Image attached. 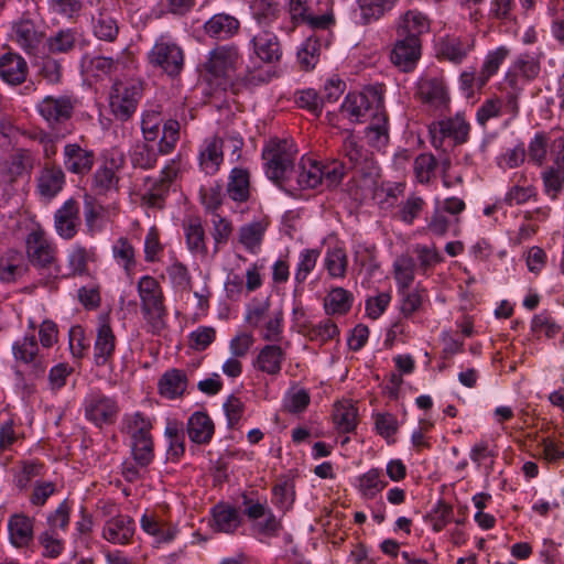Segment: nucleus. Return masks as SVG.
<instances>
[{
  "instance_id": "obj_63",
  "label": "nucleus",
  "mask_w": 564,
  "mask_h": 564,
  "mask_svg": "<svg viewBox=\"0 0 564 564\" xmlns=\"http://www.w3.org/2000/svg\"><path fill=\"white\" fill-rule=\"evenodd\" d=\"M214 240V254L218 253L220 248L225 246L234 231L232 223L219 214H214L212 218Z\"/></svg>"
},
{
  "instance_id": "obj_47",
  "label": "nucleus",
  "mask_w": 564,
  "mask_h": 564,
  "mask_svg": "<svg viewBox=\"0 0 564 564\" xmlns=\"http://www.w3.org/2000/svg\"><path fill=\"white\" fill-rule=\"evenodd\" d=\"M352 294L343 289L334 288L324 300V310L327 315H345L352 306Z\"/></svg>"
},
{
  "instance_id": "obj_13",
  "label": "nucleus",
  "mask_w": 564,
  "mask_h": 564,
  "mask_svg": "<svg viewBox=\"0 0 564 564\" xmlns=\"http://www.w3.org/2000/svg\"><path fill=\"white\" fill-rule=\"evenodd\" d=\"M382 86H370L362 93H349L341 104L340 112L352 122H360L369 111L382 108Z\"/></svg>"
},
{
  "instance_id": "obj_34",
  "label": "nucleus",
  "mask_w": 564,
  "mask_h": 564,
  "mask_svg": "<svg viewBox=\"0 0 564 564\" xmlns=\"http://www.w3.org/2000/svg\"><path fill=\"white\" fill-rule=\"evenodd\" d=\"M240 28V22L235 17L227 13L214 14L204 24L205 33L217 40H227L234 36Z\"/></svg>"
},
{
  "instance_id": "obj_6",
  "label": "nucleus",
  "mask_w": 564,
  "mask_h": 564,
  "mask_svg": "<svg viewBox=\"0 0 564 564\" xmlns=\"http://www.w3.org/2000/svg\"><path fill=\"white\" fill-rule=\"evenodd\" d=\"M141 131L145 142H154L162 134L158 144V151L162 155L172 153L180 140V122L174 119L163 121L158 110L142 113Z\"/></svg>"
},
{
  "instance_id": "obj_20",
  "label": "nucleus",
  "mask_w": 564,
  "mask_h": 564,
  "mask_svg": "<svg viewBox=\"0 0 564 564\" xmlns=\"http://www.w3.org/2000/svg\"><path fill=\"white\" fill-rule=\"evenodd\" d=\"M421 40L413 36H398L390 59L402 72H411L421 57Z\"/></svg>"
},
{
  "instance_id": "obj_53",
  "label": "nucleus",
  "mask_w": 564,
  "mask_h": 564,
  "mask_svg": "<svg viewBox=\"0 0 564 564\" xmlns=\"http://www.w3.org/2000/svg\"><path fill=\"white\" fill-rule=\"evenodd\" d=\"M164 433L170 441L167 458L171 460H178L185 453V434L183 424L177 421H169Z\"/></svg>"
},
{
  "instance_id": "obj_52",
  "label": "nucleus",
  "mask_w": 564,
  "mask_h": 564,
  "mask_svg": "<svg viewBox=\"0 0 564 564\" xmlns=\"http://www.w3.org/2000/svg\"><path fill=\"white\" fill-rule=\"evenodd\" d=\"M140 525L144 532L155 536L158 541L169 542L175 536V530L167 527L166 523L153 512H145L141 517Z\"/></svg>"
},
{
  "instance_id": "obj_12",
  "label": "nucleus",
  "mask_w": 564,
  "mask_h": 564,
  "mask_svg": "<svg viewBox=\"0 0 564 564\" xmlns=\"http://www.w3.org/2000/svg\"><path fill=\"white\" fill-rule=\"evenodd\" d=\"M77 104L78 100L73 95H48L36 105V110L47 126L56 130L70 121Z\"/></svg>"
},
{
  "instance_id": "obj_49",
  "label": "nucleus",
  "mask_w": 564,
  "mask_h": 564,
  "mask_svg": "<svg viewBox=\"0 0 564 564\" xmlns=\"http://www.w3.org/2000/svg\"><path fill=\"white\" fill-rule=\"evenodd\" d=\"M304 335L311 340L319 345H324L339 336L337 324L330 318H325L317 324H308L303 326Z\"/></svg>"
},
{
  "instance_id": "obj_24",
  "label": "nucleus",
  "mask_w": 564,
  "mask_h": 564,
  "mask_svg": "<svg viewBox=\"0 0 564 564\" xmlns=\"http://www.w3.org/2000/svg\"><path fill=\"white\" fill-rule=\"evenodd\" d=\"M124 158L119 154L117 158L112 156L100 165L93 177V189L97 194H107L110 191L118 189L119 176L118 172L123 166Z\"/></svg>"
},
{
  "instance_id": "obj_2",
  "label": "nucleus",
  "mask_w": 564,
  "mask_h": 564,
  "mask_svg": "<svg viewBox=\"0 0 564 564\" xmlns=\"http://www.w3.org/2000/svg\"><path fill=\"white\" fill-rule=\"evenodd\" d=\"M152 429V420L140 411L122 417L121 432L130 438L133 462L140 467H148L154 459Z\"/></svg>"
},
{
  "instance_id": "obj_41",
  "label": "nucleus",
  "mask_w": 564,
  "mask_h": 564,
  "mask_svg": "<svg viewBox=\"0 0 564 564\" xmlns=\"http://www.w3.org/2000/svg\"><path fill=\"white\" fill-rule=\"evenodd\" d=\"M226 192L237 203H245L250 197V173L243 167H234L228 176Z\"/></svg>"
},
{
  "instance_id": "obj_62",
  "label": "nucleus",
  "mask_w": 564,
  "mask_h": 564,
  "mask_svg": "<svg viewBox=\"0 0 564 564\" xmlns=\"http://www.w3.org/2000/svg\"><path fill=\"white\" fill-rule=\"evenodd\" d=\"M72 513V503L68 500L62 501L57 508L50 512L46 518L47 530L53 533L65 532L68 529Z\"/></svg>"
},
{
  "instance_id": "obj_50",
  "label": "nucleus",
  "mask_w": 564,
  "mask_h": 564,
  "mask_svg": "<svg viewBox=\"0 0 564 564\" xmlns=\"http://www.w3.org/2000/svg\"><path fill=\"white\" fill-rule=\"evenodd\" d=\"M510 51L506 46H500L490 51L482 63L481 69L477 75V86L482 88L488 80L498 72L502 62L508 57Z\"/></svg>"
},
{
  "instance_id": "obj_7",
  "label": "nucleus",
  "mask_w": 564,
  "mask_h": 564,
  "mask_svg": "<svg viewBox=\"0 0 564 564\" xmlns=\"http://www.w3.org/2000/svg\"><path fill=\"white\" fill-rule=\"evenodd\" d=\"M243 514L251 523V532L258 539L276 538L283 530L279 519L268 506L267 500L260 501L243 496Z\"/></svg>"
},
{
  "instance_id": "obj_44",
  "label": "nucleus",
  "mask_w": 564,
  "mask_h": 564,
  "mask_svg": "<svg viewBox=\"0 0 564 564\" xmlns=\"http://www.w3.org/2000/svg\"><path fill=\"white\" fill-rule=\"evenodd\" d=\"M296 183L301 189H314L323 184L322 162L311 158H302L296 175Z\"/></svg>"
},
{
  "instance_id": "obj_38",
  "label": "nucleus",
  "mask_w": 564,
  "mask_h": 564,
  "mask_svg": "<svg viewBox=\"0 0 564 564\" xmlns=\"http://www.w3.org/2000/svg\"><path fill=\"white\" fill-rule=\"evenodd\" d=\"M429 30L430 21L427 17L417 10H409L400 18L397 35L413 36L421 40L420 36Z\"/></svg>"
},
{
  "instance_id": "obj_27",
  "label": "nucleus",
  "mask_w": 564,
  "mask_h": 564,
  "mask_svg": "<svg viewBox=\"0 0 564 564\" xmlns=\"http://www.w3.org/2000/svg\"><path fill=\"white\" fill-rule=\"evenodd\" d=\"M183 232L189 252L200 258H207L208 248L202 219L198 216H192L185 219L183 221Z\"/></svg>"
},
{
  "instance_id": "obj_8",
  "label": "nucleus",
  "mask_w": 564,
  "mask_h": 564,
  "mask_svg": "<svg viewBox=\"0 0 564 564\" xmlns=\"http://www.w3.org/2000/svg\"><path fill=\"white\" fill-rule=\"evenodd\" d=\"M416 98L435 116H445L451 109V96L441 75H424L416 85Z\"/></svg>"
},
{
  "instance_id": "obj_59",
  "label": "nucleus",
  "mask_w": 564,
  "mask_h": 564,
  "mask_svg": "<svg viewBox=\"0 0 564 564\" xmlns=\"http://www.w3.org/2000/svg\"><path fill=\"white\" fill-rule=\"evenodd\" d=\"M437 160L432 153L419 154L413 163L415 178L421 184H429L435 176Z\"/></svg>"
},
{
  "instance_id": "obj_36",
  "label": "nucleus",
  "mask_w": 564,
  "mask_h": 564,
  "mask_svg": "<svg viewBox=\"0 0 564 564\" xmlns=\"http://www.w3.org/2000/svg\"><path fill=\"white\" fill-rule=\"evenodd\" d=\"M340 153L346 160L344 163L348 171L356 170L361 173L365 171L368 161L367 151L351 132H347L344 138Z\"/></svg>"
},
{
  "instance_id": "obj_3",
  "label": "nucleus",
  "mask_w": 564,
  "mask_h": 564,
  "mask_svg": "<svg viewBox=\"0 0 564 564\" xmlns=\"http://www.w3.org/2000/svg\"><path fill=\"white\" fill-rule=\"evenodd\" d=\"M137 289L147 330L160 335L166 328L167 317L162 286L155 278L143 275L138 281Z\"/></svg>"
},
{
  "instance_id": "obj_32",
  "label": "nucleus",
  "mask_w": 564,
  "mask_h": 564,
  "mask_svg": "<svg viewBox=\"0 0 564 564\" xmlns=\"http://www.w3.org/2000/svg\"><path fill=\"white\" fill-rule=\"evenodd\" d=\"M24 272V256L20 250L7 248L0 253V282L15 283Z\"/></svg>"
},
{
  "instance_id": "obj_26",
  "label": "nucleus",
  "mask_w": 564,
  "mask_h": 564,
  "mask_svg": "<svg viewBox=\"0 0 564 564\" xmlns=\"http://www.w3.org/2000/svg\"><path fill=\"white\" fill-rule=\"evenodd\" d=\"M135 532L134 520L127 514H118L106 521L102 538L118 545L129 544Z\"/></svg>"
},
{
  "instance_id": "obj_40",
  "label": "nucleus",
  "mask_w": 564,
  "mask_h": 564,
  "mask_svg": "<svg viewBox=\"0 0 564 564\" xmlns=\"http://www.w3.org/2000/svg\"><path fill=\"white\" fill-rule=\"evenodd\" d=\"M250 10L261 29H265L283 14V4L281 0H253Z\"/></svg>"
},
{
  "instance_id": "obj_35",
  "label": "nucleus",
  "mask_w": 564,
  "mask_h": 564,
  "mask_svg": "<svg viewBox=\"0 0 564 564\" xmlns=\"http://www.w3.org/2000/svg\"><path fill=\"white\" fill-rule=\"evenodd\" d=\"M188 379L181 369L165 371L159 380V393L170 400L182 397L187 389Z\"/></svg>"
},
{
  "instance_id": "obj_14",
  "label": "nucleus",
  "mask_w": 564,
  "mask_h": 564,
  "mask_svg": "<svg viewBox=\"0 0 564 564\" xmlns=\"http://www.w3.org/2000/svg\"><path fill=\"white\" fill-rule=\"evenodd\" d=\"M470 126L464 115L456 113L454 117L440 121H434L429 126L431 144L436 149H442L446 138H451L455 145L464 144L468 141Z\"/></svg>"
},
{
  "instance_id": "obj_60",
  "label": "nucleus",
  "mask_w": 564,
  "mask_h": 564,
  "mask_svg": "<svg viewBox=\"0 0 564 564\" xmlns=\"http://www.w3.org/2000/svg\"><path fill=\"white\" fill-rule=\"evenodd\" d=\"M321 42L318 39L308 37L297 52V61L304 70L313 69L319 61Z\"/></svg>"
},
{
  "instance_id": "obj_18",
  "label": "nucleus",
  "mask_w": 564,
  "mask_h": 564,
  "mask_svg": "<svg viewBox=\"0 0 564 564\" xmlns=\"http://www.w3.org/2000/svg\"><path fill=\"white\" fill-rule=\"evenodd\" d=\"M36 193L41 198L51 200L56 197L66 184L65 171L55 161L45 162L36 176Z\"/></svg>"
},
{
  "instance_id": "obj_42",
  "label": "nucleus",
  "mask_w": 564,
  "mask_h": 564,
  "mask_svg": "<svg viewBox=\"0 0 564 564\" xmlns=\"http://www.w3.org/2000/svg\"><path fill=\"white\" fill-rule=\"evenodd\" d=\"M215 426L212 419L204 412L193 413L187 422V434L196 444H207L214 435Z\"/></svg>"
},
{
  "instance_id": "obj_28",
  "label": "nucleus",
  "mask_w": 564,
  "mask_h": 564,
  "mask_svg": "<svg viewBox=\"0 0 564 564\" xmlns=\"http://www.w3.org/2000/svg\"><path fill=\"white\" fill-rule=\"evenodd\" d=\"M8 531L12 545L28 547L34 538V519L24 513H14L8 520Z\"/></svg>"
},
{
  "instance_id": "obj_64",
  "label": "nucleus",
  "mask_w": 564,
  "mask_h": 564,
  "mask_svg": "<svg viewBox=\"0 0 564 564\" xmlns=\"http://www.w3.org/2000/svg\"><path fill=\"white\" fill-rule=\"evenodd\" d=\"M348 259L345 250L339 247L328 249L325 256V268L332 278H344Z\"/></svg>"
},
{
  "instance_id": "obj_1",
  "label": "nucleus",
  "mask_w": 564,
  "mask_h": 564,
  "mask_svg": "<svg viewBox=\"0 0 564 564\" xmlns=\"http://www.w3.org/2000/svg\"><path fill=\"white\" fill-rule=\"evenodd\" d=\"M243 58L238 46L234 44L218 45L208 53L204 68L207 74V82L215 90L226 91L230 89L234 94L240 90L237 70L242 65Z\"/></svg>"
},
{
  "instance_id": "obj_48",
  "label": "nucleus",
  "mask_w": 564,
  "mask_h": 564,
  "mask_svg": "<svg viewBox=\"0 0 564 564\" xmlns=\"http://www.w3.org/2000/svg\"><path fill=\"white\" fill-rule=\"evenodd\" d=\"M387 485L382 471L378 468H371L358 477V490L365 499H373Z\"/></svg>"
},
{
  "instance_id": "obj_23",
  "label": "nucleus",
  "mask_w": 564,
  "mask_h": 564,
  "mask_svg": "<svg viewBox=\"0 0 564 564\" xmlns=\"http://www.w3.org/2000/svg\"><path fill=\"white\" fill-rule=\"evenodd\" d=\"M269 226L270 219L267 216L242 225L237 234L238 243L241 245L247 252L258 254Z\"/></svg>"
},
{
  "instance_id": "obj_5",
  "label": "nucleus",
  "mask_w": 564,
  "mask_h": 564,
  "mask_svg": "<svg viewBox=\"0 0 564 564\" xmlns=\"http://www.w3.org/2000/svg\"><path fill=\"white\" fill-rule=\"evenodd\" d=\"M25 253L36 270L54 276L59 273L57 247L40 225L26 235Z\"/></svg>"
},
{
  "instance_id": "obj_51",
  "label": "nucleus",
  "mask_w": 564,
  "mask_h": 564,
  "mask_svg": "<svg viewBox=\"0 0 564 564\" xmlns=\"http://www.w3.org/2000/svg\"><path fill=\"white\" fill-rule=\"evenodd\" d=\"M79 36L80 34L76 29L59 30L47 39V50L52 54L69 53L75 48Z\"/></svg>"
},
{
  "instance_id": "obj_55",
  "label": "nucleus",
  "mask_w": 564,
  "mask_h": 564,
  "mask_svg": "<svg viewBox=\"0 0 564 564\" xmlns=\"http://www.w3.org/2000/svg\"><path fill=\"white\" fill-rule=\"evenodd\" d=\"M93 31L99 40L112 42L118 36L119 28L111 14L101 10L96 18H93Z\"/></svg>"
},
{
  "instance_id": "obj_16",
  "label": "nucleus",
  "mask_w": 564,
  "mask_h": 564,
  "mask_svg": "<svg viewBox=\"0 0 564 564\" xmlns=\"http://www.w3.org/2000/svg\"><path fill=\"white\" fill-rule=\"evenodd\" d=\"M95 161V151L78 142H68L63 148L62 164L69 174L78 177L87 176L91 172Z\"/></svg>"
},
{
  "instance_id": "obj_30",
  "label": "nucleus",
  "mask_w": 564,
  "mask_h": 564,
  "mask_svg": "<svg viewBox=\"0 0 564 564\" xmlns=\"http://www.w3.org/2000/svg\"><path fill=\"white\" fill-rule=\"evenodd\" d=\"M12 40L28 54H33L43 40V33L33 21L21 19L12 26Z\"/></svg>"
},
{
  "instance_id": "obj_29",
  "label": "nucleus",
  "mask_w": 564,
  "mask_h": 564,
  "mask_svg": "<svg viewBox=\"0 0 564 564\" xmlns=\"http://www.w3.org/2000/svg\"><path fill=\"white\" fill-rule=\"evenodd\" d=\"M223 144V139L217 135L204 140L199 150L198 161L199 167L206 174L213 175L219 170L224 161Z\"/></svg>"
},
{
  "instance_id": "obj_58",
  "label": "nucleus",
  "mask_w": 564,
  "mask_h": 564,
  "mask_svg": "<svg viewBox=\"0 0 564 564\" xmlns=\"http://www.w3.org/2000/svg\"><path fill=\"white\" fill-rule=\"evenodd\" d=\"M541 177L544 193L551 199H557L564 188V170L552 165L542 172Z\"/></svg>"
},
{
  "instance_id": "obj_10",
  "label": "nucleus",
  "mask_w": 564,
  "mask_h": 564,
  "mask_svg": "<svg viewBox=\"0 0 564 564\" xmlns=\"http://www.w3.org/2000/svg\"><path fill=\"white\" fill-rule=\"evenodd\" d=\"M149 63L171 77L177 76L184 66L182 47L169 35H161L148 53Z\"/></svg>"
},
{
  "instance_id": "obj_25",
  "label": "nucleus",
  "mask_w": 564,
  "mask_h": 564,
  "mask_svg": "<svg viewBox=\"0 0 564 564\" xmlns=\"http://www.w3.org/2000/svg\"><path fill=\"white\" fill-rule=\"evenodd\" d=\"M254 54L264 63H276L282 57V46L279 37L272 31L260 29L251 39Z\"/></svg>"
},
{
  "instance_id": "obj_33",
  "label": "nucleus",
  "mask_w": 564,
  "mask_h": 564,
  "mask_svg": "<svg viewBox=\"0 0 564 564\" xmlns=\"http://www.w3.org/2000/svg\"><path fill=\"white\" fill-rule=\"evenodd\" d=\"M286 357V349L276 344L263 346L256 358L257 370L269 376H278L282 370Z\"/></svg>"
},
{
  "instance_id": "obj_22",
  "label": "nucleus",
  "mask_w": 564,
  "mask_h": 564,
  "mask_svg": "<svg viewBox=\"0 0 564 564\" xmlns=\"http://www.w3.org/2000/svg\"><path fill=\"white\" fill-rule=\"evenodd\" d=\"M80 226L79 204L69 198L54 213V229L65 240L73 239Z\"/></svg>"
},
{
  "instance_id": "obj_4",
  "label": "nucleus",
  "mask_w": 564,
  "mask_h": 564,
  "mask_svg": "<svg viewBox=\"0 0 564 564\" xmlns=\"http://www.w3.org/2000/svg\"><path fill=\"white\" fill-rule=\"evenodd\" d=\"M297 148L290 139H270L263 150L265 175L276 184L283 183L293 171Z\"/></svg>"
},
{
  "instance_id": "obj_57",
  "label": "nucleus",
  "mask_w": 564,
  "mask_h": 564,
  "mask_svg": "<svg viewBox=\"0 0 564 564\" xmlns=\"http://www.w3.org/2000/svg\"><path fill=\"white\" fill-rule=\"evenodd\" d=\"M426 206L423 197L411 194L398 206L397 217L406 225H412Z\"/></svg>"
},
{
  "instance_id": "obj_46",
  "label": "nucleus",
  "mask_w": 564,
  "mask_h": 564,
  "mask_svg": "<svg viewBox=\"0 0 564 564\" xmlns=\"http://www.w3.org/2000/svg\"><path fill=\"white\" fill-rule=\"evenodd\" d=\"M416 264L414 259L408 254L399 256L393 262V276L397 282L398 292L408 290L414 281Z\"/></svg>"
},
{
  "instance_id": "obj_61",
  "label": "nucleus",
  "mask_w": 564,
  "mask_h": 564,
  "mask_svg": "<svg viewBox=\"0 0 564 564\" xmlns=\"http://www.w3.org/2000/svg\"><path fill=\"white\" fill-rule=\"evenodd\" d=\"M44 465L39 460H23L19 470L14 473V484L21 491L28 489L30 482L35 477L43 474Z\"/></svg>"
},
{
  "instance_id": "obj_15",
  "label": "nucleus",
  "mask_w": 564,
  "mask_h": 564,
  "mask_svg": "<svg viewBox=\"0 0 564 564\" xmlns=\"http://www.w3.org/2000/svg\"><path fill=\"white\" fill-rule=\"evenodd\" d=\"M12 352L15 361L28 366L34 378L44 375L48 362L44 355L40 354L37 340L33 333L14 341Z\"/></svg>"
},
{
  "instance_id": "obj_37",
  "label": "nucleus",
  "mask_w": 564,
  "mask_h": 564,
  "mask_svg": "<svg viewBox=\"0 0 564 564\" xmlns=\"http://www.w3.org/2000/svg\"><path fill=\"white\" fill-rule=\"evenodd\" d=\"M366 138L371 147L381 149L389 142L388 115L382 101V108L375 110L371 115V122L366 129Z\"/></svg>"
},
{
  "instance_id": "obj_39",
  "label": "nucleus",
  "mask_w": 564,
  "mask_h": 564,
  "mask_svg": "<svg viewBox=\"0 0 564 564\" xmlns=\"http://www.w3.org/2000/svg\"><path fill=\"white\" fill-rule=\"evenodd\" d=\"M358 408L348 400L334 404L333 423L339 433H352L358 425Z\"/></svg>"
},
{
  "instance_id": "obj_54",
  "label": "nucleus",
  "mask_w": 564,
  "mask_h": 564,
  "mask_svg": "<svg viewBox=\"0 0 564 564\" xmlns=\"http://www.w3.org/2000/svg\"><path fill=\"white\" fill-rule=\"evenodd\" d=\"M115 260L120 264L127 275H132L137 265L135 251L132 243L126 237H120L112 246Z\"/></svg>"
},
{
  "instance_id": "obj_43",
  "label": "nucleus",
  "mask_w": 564,
  "mask_h": 564,
  "mask_svg": "<svg viewBox=\"0 0 564 564\" xmlns=\"http://www.w3.org/2000/svg\"><path fill=\"white\" fill-rule=\"evenodd\" d=\"M213 528L218 532L234 533L241 524V518L236 508L218 503L212 509Z\"/></svg>"
},
{
  "instance_id": "obj_19",
  "label": "nucleus",
  "mask_w": 564,
  "mask_h": 564,
  "mask_svg": "<svg viewBox=\"0 0 564 564\" xmlns=\"http://www.w3.org/2000/svg\"><path fill=\"white\" fill-rule=\"evenodd\" d=\"M474 47L475 40L470 35H445L436 43V56L438 59L460 64Z\"/></svg>"
},
{
  "instance_id": "obj_9",
  "label": "nucleus",
  "mask_w": 564,
  "mask_h": 564,
  "mask_svg": "<svg viewBox=\"0 0 564 564\" xmlns=\"http://www.w3.org/2000/svg\"><path fill=\"white\" fill-rule=\"evenodd\" d=\"M142 93V84L139 82H115L109 93V107L115 118L128 121L134 115Z\"/></svg>"
},
{
  "instance_id": "obj_45",
  "label": "nucleus",
  "mask_w": 564,
  "mask_h": 564,
  "mask_svg": "<svg viewBox=\"0 0 564 564\" xmlns=\"http://www.w3.org/2000/svg\"><path fill=\"white\" fill-rule=\"evenodd\" d=\"M398 0H358L360 24L368 25L391 11Z\"/></svg>"
},
{
  "instance_id": "obj_31",
  "label": "nucleus",
  "mask_w": 564,
  "mask_h": 564,
  "mask_svg": "<svg viewBox=\"0 0 564 564\" xmlns=\"http://www.w3.org/2000/svg\"><path fill=\"white\" fill-rule=\"evenodd\" d=\"M28 72V64L21 55L9 52L0 57V77L7 84L17 86L24 83Z\"/></svg>"
},
{
  "instance_id": "obj_56",
  "label": "nucleus",
  "mask_w": 564,
  "mask_h": 564,
  "mask_svg": "<svg viewBox=\"0 0 564 564\" xmlns=\"http://www.w3.org/2000/svg\"><path fill=\"white\" fill-rule=\"evenodd\" d=\"M348 172V167L344 161L333 159L322 162V186L329 189L336 188Z\"/></svg>"
},
{
  "instance_id": "obj_11",
  "label": "nucleus",
  "mask_w": 564,
  "mask_h": 564,
  "mask_svg": "<svg viewBox=\"0 0 564 564\" xmlns=\"http://www.w3.org/2000/svg\"><path fill=\"white\" fill-rule=\"evenodd\" d=\"M83 411L87 421L101 429L116 422L120 408L116 398L94 390L84 398Z\"/></svg>"
},
{
  "instance_id": "obj_17",
  "label": "nucleus",
  "mask_w": 564,
  "mask_h": 564,
  "mask_svg": "<svg viewBox=\"0 0 564 564\" xmlns=\"http://www.w3.org/2000/svg\"><path fill=\"white\" fill-rule=\"evenodd\" d=\"M117 347V337L108 315H100L94 343V362L98 367L112 362Z\"/></svg>"
},
{
  "instance_id": "obj_21",
  "label": "nucleus",
  "mask_w": 564,
  "mask_h": 564,
  "mask_svg": "<svg viewBox=\"0 0 564 564\" xmlns=\"http://www.w3.org/2000/svg\"><path fill=\"white\" fill-rule=\"evenodd\" d=\"M178 167L175 161H171V163L164 166V169L161 171V177L153 183L147 193L142 195V205L149 208L163 209L170 186L173 180L176 177Z\"/></svg>"
}]
</instances>
